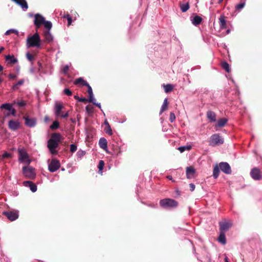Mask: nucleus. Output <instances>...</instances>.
Listing matches in <instances>:
<instances>
[{
  "instance_id": "nucleus-1",
  "label": "nucleus",
  "mask_w": 262,
  "mask_h": 262,
  "mask_svg": "<svg viewBox=\"0 0 262 262\" xmlns=\"http://www.w3.org/2000/svg\"><path fill=\"white\" fill-rule=\"evenodd\" d=\"M61 135L60 133H55L51 135V138L48 141L47 147L52 154H56V149L61 141Z\"/></svg>"
},
{
  "instance_id": "nucleus-2",
  "label": "nucleus",
  "mask_w": 262,
  "mask_h": 262,
  "mask_svg": "<svg viewBox=\"0 0 262 262\" xmlns=\"http://www.w3.org/2000/svg\"><path fill=\"white\" fill-rule=\"evenodd\" d=\"M27 45L28 47L41 48L40 38L37 32H36L32 36L28 37Z\"/></svg>"
},
{
  "instance_id": "nucleus-3",
  "label": "nucleus",
  "mask_w": 262,
  "mask_h": 262,
  "mask_svg": "<svg viewBox=\"0 0 262 262\" xmlns=\"http://www.w3.org/2000/svg\"><path fill=\"white\" fill-rule=\"evenodd\" d=\"M160 205L164 209H172L176 208L178 203L176 200L166 198L160 201Z\"/></svg>"
},
{
  "instance_id": "nucleus-4",
  "label": "nucleus",
  "mask_w": 262,
  "mask_h": 262,
  "mask_svg": "<svg viewBox=\"0 0 262 262\" xmlns=\"http://www.w3.org/2000/svg\"><path fill=\"white\" fill-rule=\"evenodd\" d=\"M18 161L20 163L30 164L31 161L26 149L24 148L18 149Z\"/></svg>"
},
{
  "instance_id": "nucleus-5",
  "label": "nucleus",
  "mask_w": 262,
  "mask_h": 262,
  "mask_svg": "<svg viewBox=\"0 0 262 262\" xmlns=\"http://www.w3.org/2000/svg\"><path fill=\"white\" fill-rule=\"evenodd\" d=\"M223 143L224 139L217 134L212 135L209 140V145L213 147L221 145Z\"/></svg>"
},
{
  "instance_id": "nucleus-6",
  "label": "nucleus",
  "mask_w": 262,
  "mask_h": 262,
  "mask_svg": "<svg viewBox=\"0 0 262 262\" xmlns=\"http://www.w3.org/2000/svg\"><path fill=\"white\" fill-rule=\"evenodd\" d=\"M22 172L25 177L30 179H34L36 176L34 168L30 166H24Z\"/></svg>"
},
{
  "instance_id": "nucleus-7",
  "label": "nucleus",
  "mask_w": 262,
  "mask_h": 262,
  "mask_svg": "<svg viewBox=\"0 0 262 262\" xmlns=\"http://www.w3.org/2000/svg\"><path fill=\"white\" fill-rule=\"evenodd\" d=\"M60 167V163L59 160L56 159L51 160L50 163L48 164V169L51 172H54L57 170Z\"/></svg>"
},
{
  "instance_id": "nucleus-8",
  "label": "nucleus",
  "mask_w": 262,
  "mask_h": 262,
  "mask_svg": "<svg viewBox=\"0 0 262 262\" xmlns=\"http://www.w3.org/2000/svg\"><path fill=\"white\" fill-rule=\"evenodd\" d=\"M1 109H5L8 110L9 112V113L7 115L8 116L10 114H11L13 116L15 117L16 115V110L13 108L12 104L10 103H5L2 104L0 106Z\"/></svg>"
},
{
  "instance_id": "nucleus-9",
  "label": "nucleus",
  "mask_w": 262,
  "mask_h": 262,
  "mask_svg": "<svg viewBox=\"0 0 262 262\" xmlns=\"http://www.w3.org/2000/svg\"><path fill=\"white\" fill-rule=\"evenodd\" d=\"M45 18L40 14H36L34 20V24L37 29H38L44 23Z\"/></svg>"
},
{
  "instance_id": "nucleus-10",
  "label": "nucleus",
  "mask_w": 262,
  "mask_h": 262,
  "mask_svg": "<svg viewBox=\"0 0 262 262\" xmlns=\"http://www.w3.org/2000/svg\"><path fill=\"white\" fill-rule=\"evenodd\" d=\"M3 214L11 221H15L18 217V213L17 211H4Z\"/></svg>"
},
{
  "instance_id": "nucleus-11",
  "label": "nucleus",
  "mask_w": 262,
  "mask_h": 262,
  "mask_svg": "<svg viewBox=\"0 0 262 262\" xmlns=\"http://www.w3.org/2000/svg\"><path fill=\"white\" fill-rule=\"evenodd\" d=\"M220 232L226 233L229 229V222L228 221H223L219 222Z\"/></svg>"
},
{
  "instance_id": "nucleus-12",
  "label": "nucleus",
  "mask_w": 262,
  "mask_h": 262,
  "mask_svg": "<svg viewBox=\"0 0 262 262\" xmlns=\"http://www.w3.org/2000/svg\"><path fill=\"white\" fill-rule=\"evenodd\" d=\"M250 175L251 177L255 180H259L261 178V176L260 173V170L256 167L253 168L251 169Z\"/></svg>"
},
{
  "instance_id": "nucleus-13",
  "label": "nucleus",
  "mask_w": 262,
  "mask_h": 262,
  "mask_svg": "<svg viewBox=\"0 0 262 262\" xmlns=\"http://www.w3.org/2000/svg\"><path fill=\"white\" fill-rule=\"evenodd\" d=\"M25 124L29 127H34L36 125V119L35 118H29L25 117Z\"/></svg>"
},
{
  "instance_id": "nucleus-14",
  "label": "nucleus",
  "mask_w": 262,
  "mask_h": 262,
  "mask_svg": "<svg viewBox=\"0 0 262 262\" xmlns=\"http://www.w3.org/2000/svg\"><path fill=\"white\" fill-rule=\"evenodd\" d=\"M43 41L46 43H50L53 40V36L50 31L46 30L43 33Z\"/></svg>"
},
{
  "instance_id": "nucleus-15",
  "label": "nucleus",
  "mask_w": 262,
  "mask_h": 262,
  "mask_svg": "<svg viewBox=\"0 0 262 262\" xmlns=\"http://www.w3.org/2000/svg\"><path fill=\"white\" fill-rule=\"evenodd\" d=\"M9 127L12 130H16L20 127V123L17 120H10L8 122Z\"/></svg>"
},
{
  "instance_id": "nucleus-16",
  "label": "nucleus",
  "mask_w": 262,
  "mask_h": 262,
  "mask_svg": "<svg viewBox=\"0 0 262 262\" xmlns=\"http://www.w3.org/2000/svg\"><path fill=\"white\" fill-rule=\"evenodd\" d=\"M220 170L226 174L229 173V164L227 162H222L218 165Z\"/></svg>"
},
{
  "instance_id": "nucleus-17",
  "label": "nucleus",
  "mask_w": 262,
  "mask_h": 262,
  "mask_svg": "<svg viewBox=\"0 0 262 262\" xmlns=\"http://www.w3.org/2000/svg\"><path fill=\"white\" fill-rule=\"evenodd\" d=\"M19 5L21 9L26 11L28 8V5L26 0H11Z\"/></svg>"
},
{
  "instance_id": "nucleus-18",
  "label": "nucleus",
  "mask_w": 262,
  "mask_h": 262,
  "mask_svg": "<svg viewBox=\"0 0 262 262\" xmlns=\"http://www.w3.org/2000/svg\"><path fill=\"white\" fill-rule=\"evenodd\" d=\"M23 184L25 186L29 187L32 192H35L37 191V186L32 181H24Z\"/></svg>"
},
{
  "instance_id": "nucleus-19",
  "label": "nucleus",
  "mask_w": 262,
  "mask_h": 262,
  "mask_svg": "<svg viewBox=\"0 0 262 262\" xmlns=\"http://www.w3.org/2000/svg\"><path fill=\"white\" fill-rule=\"evenodd\" d=\"M99 145L102 149L107 150V142L106 139L104 138H101L99 141Z\"/></svg>"
},
{
  "instance_id": "nucleus-20",
  "label": "nucleus",
  "mask_w": 262,
  "mask_h": 262,
  "mask_svg": "<svg viewBox=\"0 0 262 262\" xmlns=\"http://www.w3.org/2000/svg\"><path fill=\"white\" fill-rule=\"evenodd\" d=\"M191 23L193 25L196 26L201 23L202 21V18L199 15H196L192 18L191 19Z\"/></svg>"
},
{
  "instance_id": "nucleus-21",
  "label": "nucleus",
  "mask_w": 262,
  "mask_h": 262,
  "mask_svg": "<svg viewBox=\"0 0 262 262\" xmlns=\"http://www.w3.org/2000/svg\"><path fill=\"white\" fill-rule=\"evenodd\" d=\"M195 173V170L192 167H188L186 168V176L188 179H191L193 177Z\"/></svg>"
},
{
  "instance_id": "nucleus-22",
  "label": "nucleus",
  "mask_w": 262,
  "mask_h": 262,
  "mask_svg": "<svg viewBox=\"0 0 262 262\" xmlns=\"http://www.w3.org/2000/svg\"><path fill=\"white\" fill-rule=\"evenodd\" d=\"M218 242L223 245L226 244V238L225 237V233L220 232L219 236L217 238Z\"/></svg>"
},
{
  "instance_id": "nucleus-23",
  "label": "nucleus",
  "mask_w": 262,
  "mask_h": 262,
  "mask_svg": "<svg viewBox=\"0 0 262 262\" xmlns=\"http://www.w3.org/2000/svg\"><path fill=\"white\" fill-rule=\"evenodd\" d=\"M63 108V105L60 103H56L55 106L54 113L55 116H59L61 114V110Z\"/></svg>"
},
{
  "instance_id": "nucleus-24",
  "label": "nucleus",
  "mask_w": 262,
  "mask_h": 262,
  "mask_svg": "<svg viewBox=\"0 0 262 262\" xmlns=\"http://www.w3.org/2000/svg\"><path fill=\"white\" fill-rule=\"evenodd\" d=\"M6 60L8 63L11 64L17 63L18 61L17 58L14 56L10 55H8L6 56Z\"/></svg>"
},
{
  "instance_id": "nucleus-25",
  "label": "nucleus",
  "mask_w": 262,
  "mask_h": 262,
  "mask_svg": "<svg viewBox=\"0 0 262 262\" xmlns=\"http://www.w3.org/2000/svg\"><path fill=\"white\" fill-rule=\"evenodd\" d=\"M207 117L211 122L216 121V115L215 113L212 111H209L207 113Z\"/></svg>"
},
{
  "instance_id": "nucleus-26",
  "label": "nucleus",
  "mask_w": 262,
  "mask_h": 262,
  "mask_svg": "<svg viewBox=\"0 0 262 262\" xmlns=\"http://www.w3.org/2000/svg\"><path fill=\"white\" fill-rule=\"evenodd\" d=\"M228 120L227 119L225 118H222L219 119L216 124L215 125V128H219V127H222L224 126L226 122H227Z\"/></svg>"
},
{
  "instance_id": "nucleus-27",
  "label": "nucleus",
  "mask_w": 262,
  "mask_h": 262,
  "mask_svg": "<svg viewBox=\"0 0 262 262\" xmlns=\"http://www.w3.org/2000/svg\"><path fill=\"white\" fill-rule=\"evenodd\" d=\"M219 24L221 29H224L226 26V21L224 15H222L219 18Z\"/></svg>"
},
{
  "instance_id": "nucleus-28",
  "label": "nucleus",
  "mask_w": 262,
  "mask_h": 262,
  "mask_svg": "<svg viewBox=\"0 0 262 262\" xmlns=\"http://www.w3.org/2000/svg\"><path fill=\"white\" fill-rule=\"evenodd\" d=\"M220 168L217 164H216L213 168L212 176L214 179H217L219 176Z\"/></svg>"
},
{
  "instance_id": "nucleus-29",
  "label": "nucleus",
  "mask_w": 262,
  "mask_h": 262,
  "mask_svg": "<svg viewBox=\"0 0 262 262\" xmlns=\"http://www.w3.org/2000/svg\"><path fill=\"white\" fill-rule=\"evenodd\" d=\"M25 82V80L23 79H20L17 82L14 84L12 87V89L13 91L17 90L18 89V86L22 85Z\"/></svg>"
},
{
  "instance_id": "nucleus-30",
  "label": "nucleus",
  "mask_w": 262,
  "mask_h": 262,
  "mask_svg": "<svg viewBox=\"0 0 262 262\" xmlns=\"http://www.w3.org/2000/svg\"><path fill=\"white\" fill-rule=\"evenodd\" d=\"M163 86L166 93L170 92L173 89V86L171 84H163Z\"/></svg>"
},
{
  "instance_id": "nucleus-31",
  "label": "nucleus",
  "mask_w": 262,
  "mask_h": 262,
  "mask_svg": "<svg viewBox=\"0 0 262 262\" xmlns=\"http://www.w3.org/2000/svg\"><path fill=\"white\" fill-rule=\"evenodd\" d=\"M189 4L188 3H183L180 5L181 10L183 12H186L189 8Z\"/></svg>"
},
{
  "instance_id": "nucleus-32",
  "label": "nucleus",
  "mask_w": 262,
  "mask_h": 262,
  "mask_svg": "<svg viewBox=\"0 0 262 262\" xmlns=\"http://www.w3.org/2000/svg\"><path fill=\"white\" fill-rule=\"evenodd\" d=\"M88 83L86 81L84 80L82 77H79L75 80L74 83L75 85H77L78 84H81L83 86H85V83Z\"/></svg>"
},
{
  "instance_id": "nucleus-33",
  "label": "nucleus",
  "mask_w": 262,
  "mask_h": 262,
  "mask_svg": "<svg viewBox=\"0 0 262 262\" xmlns=\"http://www.w3.org/2000/svg\"><path fill=\"white\" fill-rule=\"evenodd\" d=\"M222 68L224 69L227 72H229V64L226 61H222L221 62Z\"/></svg>"
},
{
  "instance_id": "nucleus-34",
  "label": "nucleus",
  "mask_w": 262,
  "mask_h": 262,
  "mask_svg": "<svg viewBox=\"0 0 262 262\" xmlns=\"http://www.w3.org/2000/svg\"><path fill=\"white\" fill-rule=\"evenodd\" d=\"M168 102L167 98H165L164 100L163 104L161 108L160 114H161L164 111H165L167 108Z\"/></svg>"
},
{
  "instance_id": "nucleus-35",
  "label": "nucleus",
  "mask_w": 262,
  "mask_h": 262,
  "mask_svg": "<svg viewBox=\"0 0 262 262\" xmlns=\"http://www.w3.org/2000/svg\"><path fill=\"white\" fill-rule=\"evenodd\" d=\"M43 24L47 30L50 31L52 27V24L51 21L45 20Z\"/></svg>"
},
{
  "instance_id": "nucleus-36",
  "label": "nucleus",
  "mask_w": 262,
  "mask_h": 262,
  "mask_svg": "<svg viewBox=\"0 0 262 262\" xmlns=\"http://www.w3.org/2000/svg\"><path fill=\"white\" fill-rule=\"evenodd\" d=\"M191 148V145L181 146L178 148L181 152H183L185 150H189Z\"/></svg>"
},
{
  "instance_id": "nucleus-37",
  "label": "nucleus",
  "mask_w": 262,
  "mask_h": 262,
  "mask_svg": "<svg viewBox=\"0 0 262 262\" xmlns=\"http://www.w3.org/2000/svg\"><path fill=\"white\" fill-rule=\"evenodd\" d=\"M104 165V162L103 160H100L99 162V164L98 166V168L99 169V173L102 174V170L103 169Z\"/></svg>"
},
{
  "instance_id": "nucleus-38",
  "label": "nucleus",
  "mask_w": 262,
  "mask_h": 262,
  "mask_svg": "<svg viewBox=\"0 0 262 262\" xmlns=\"http://www.w3.org/2000/svg\"><path fill=\"white\" fill-rule=\"evenodd\" d=\"M59 124L57 121H55L50 125V127L51 129H56L59 128Z\"/></svg>"
},
{
  "instance_id": "nucleus-39",
  "label": "nucleus",
  "mask_w": 262,
  "mask_h": 262,
  "mask_svg": "<svg viewBox=\"0 0 262 262\" xmlns=\"http://www.w3.org/2000/svg\"><path fill=\"white\" fill-rule=\"evenodd\" d=\"M10 33H15L17 35H18V32L17 30H15V29H9L8 30H7L6 32H5V35H9Z\"/></svg>"
},
{
  "instance_id": "nucleus-40",
  "label": "nucleus",
  "mask_w": 262,
  "mask_h": 262,
  "mask_svg": "<svg viewBox=\"0 0 262 262\" xmlns=\"http://www.w3.org/2000/svg\"><path fill=\"white\" fill-rule=\"evenodd\" d=\"M85 154V151L82 150H79L76 154L77 157L79 159H81L82 157Z\"/></svg>"
},
{
  "instance_id": "nucleus-41",
  "label": "nucleus",
  "mask_w": 262,
  "mask_h": 262,
  "mask_svg": "<svg viewBox=\"0 0 262 262\" xmlns=\"http://www.w3.org/2000/svg\"><path fill=\"white\" fill-rule=\"evenodd\" d=\"M26 57L29 61L31 62V64H32V61L34 59L33 55L29 52H27L26 54Z\"/></svg>"
},
{
  "instance_id": "nucleus-42",
  "label": "nucleus",
  "mask_w": 262,
  "mask_h": 262,
  "mask_svg": "<svg viewBox=\"0 0 262 262\" xmlns=\"http://www.w3.org/2000/svg\"><path fill=\"white\" fill-rule=\"evenodd\" d=\"M74 98L77 100L79 102H87V99L85 97H79L77 95L74 96Z\"/></svg>"
},
{
  "instance_id": "nucleus-43",
  "label": "nucleus",
  "mask_w": 262,
  "mask_h": 262,
  "mask_svg": "<svg viewBox=\"0 0 262 262\" xmlns=\"http://www.w3.org/2000/svg\"><path fill=\"white\" fill-rule=\"evenodd\" d=\"M105 132L109 135H112L113 134L112 130L111 127V126H105L104 129Z\"/></svg>"
},
{
  "instance_id": "nucleus-44",
  "label": "nucleus",
  "mask_w": 262,
  "mask_h": 262,
  "mask_svg": "<svg viewBox=\"0 0 262 262\" xmlns=\"http://www.w3.org/2000/svg\"><path fill=\"white\" fill-rule=\"evenodd\" d=\"M95 101L96 99L94 98V94H89V98L87 99V101H89L93 103Z\"/></svg>"
},
{
  "instance_id": "nucleus-45",
  "label": "nucleus",
  "mask_w": 262,
  "mask_h": 262,
  "mask_svg": "<svg viewBox=\"0 0 262 262\" xmlns=\"http://www.w3.org/2000/svg\"><path fill=\"white\" fill-rule=\"evenodd\" d=\"M176 119V116L174 114L173 112L170 113V116H169V121L170 122L172 123Z\"/></svg>"
},
{
  "instance_id": "nucleus-46",
  "label": "nucleus",
  "mask_w": 262,
  "mask_h": 262,
  "mask_svg": "<svg viewBox=\"0 0 262 262\" xmlns=\"http://www.w3.org/2000/svg\"><path fill=\"white\" fill-rule=\"evenodd\" d=\"M77 149V146L74 144H72L70 145V151L71 152H74L76 151Z\"/></svg>"
},
{
  "instance_id": "nucleus-47",
  "label": "nucleus",
  "mask_w": 262,
  "mask_h": 262,
  "mask_svg": "<svg viewBox=\"0 0 262 262\" xmlns=\"http://www.w3.org/2000/svg\"><path fill=\"white\" fill-rule=\"evenodd\" d=\"M245 5V3L244 2V3H241L238 5H237L236 6H235V9L236 10H241L242 9H243L244 6Z\"/></svg>"
},
{
  "instance_id": "nucleus-48",
  "label": "nucleus",
  "mask_w": 262,
  "mask_h": 262,
  "mask_svg": "<svg viewBox=\"0 0 262 262\" xmlns=\"http://www.w3.org/2000/svg\"><path fill=\"white\" fill-rule=\"evenodd\" d=\"M63 93L65 95L67 96H71L72 95V91L68 88H66L64 89Z\"/></svg>"
},
{
  "instance_id": "nucleus-49",
  "label": "nucleus",
  "mask_w": 262,
  "mask_h": 262,
  "mask_svg": "<svg viewBox=\"0 0 262 262\" xmlns=\"http://www.w3.org/2000/svg\"><path fill=\"white\" fill-rule=\"evenodd\" d=\"M85 86L88 87V94H93L92 89L91 86L90 85V84L88 83H85Z\"/></svg>"
},
{
  "instance_id": "nucleus-50",
  "label": "nucleus",
  "mask_w": 262,
  "mask_h": 262,
  "mask_svg": "<svg viewBox=\"0 0 262 262\" xmlns=\"http://www.w3.org/2000/svg\"><path fill=\"white\" fill-rule=\"evenodd\" d=\"M16 103L18 106L20 107H23L26 105V103L24 100L17 101L16 102Z\"/></svg>"
},
{
  "instance_id": "nucleus-51",
  "label": "nucleus",
  "mask_w": 262,
  "mask_h": 262,
  "mask_svg": "<svg viewBox=\"0 0 262 262\" xmlns=\"http://www.w3.org/2000/svg\"><path fill=\"white\" fill-rule=\"evenodd\" d=\"M64 17L66 18L68 20V25H70L71 24L72 21V19L71 16L69 14H67L66 15L64 16Z\"/></svg>"
},
{
  "instance_id": "nucleus-52",
  "label": "nucleus",
  "mask_w": 262,
  "mask_h": 262,
  "mask_svg": "<svg viewBox=\"0 0 262 262\" xmlns=\"http://www.w3.org/2000/svg\"><path fill=\"white\" fill-rule=\"evenodd\" d=\"M69 70V66L68 65H65L62 69V72L64 74H67Z\"/></svg>"
},
{
  "instance_id": "nucleus-53",
  "label": "nucleus",
  "mask_w": 262,
  "mask_h": 262,
  "mask_svg": "<svg viewBox=\"0 0 262 262\" xmlns=\"http://www.w3.org/2000/svg\"><path fill=\"white\" fill-rule=\"evenodd\" d=\"M17 76L15 74H12V73H10L8 75V78L10 79H16L17 78Z\"/></svg>"
},
{
  "instance_id": "nucleus-54",
  "label": "nucleus",
  "mask_w": 262,
  "mask_h": 262,
  "mask_svg": "<svg viewBox=\"0 0 262 262\" xmlns=\"http://www.w3.org/2000/svg\"><path fill=\"white\" fill-rule=\"evenodd\" d=\"M11 157V154L7 151L5 152L3 155H2V158H8L9 157Z\"/></svg>"
},
{
  "instance_id": "nucleus-55",
  "label": "nucleus",
  "mask_w": 262,
  "mask_h": 262,
  "mask_svg": "<svg viewBox=\"0 0 262 262\" xmlns=\"http://www.w3.org/2000/svg\"><path fill=\"white\" fill-rule=\"evenodd\" d=\"M85 111L88 114H90L92 113V108L89 107L88 106L85 107Z\"/></svg>"
},
{
  "instance_id": "nucleus-56",
  "label": "nucleus",
  "mask_w": 262,
  "mask_h": 262,
  "mask_svg": "<svg viewBox=\"0 0 262 262\" xmlns=\"http://www.w3.org/2000/svg\"><path fill=\"white\" fill-rule=\"evenodd\" d=\"M189 188H190V190L191 191H194V189H195V185H194V184H193V183H190L189 184Z\"/></svg>"
},
{
  "instance_id": "nucleus-57",
  "label": "nucleus",
  "mask_w": 262,
  "mask_h": 262,
  "mask_svg": "<svg viewBox=\"0 0 262 262\" xmlns=\"http://www.w3.org/2000/svg\"><path fill=\"white\" fill-rule=\"evenodd\" d=\"M68 116H69L68 112H66V113H64L63 114H60V115L59 116H60L62 118H66L68 117Z\"/></svg>"
},
{
  "instance_id": "nucleus-58",
  "label": "nucleus",
  "mask_w": 262,
  "mask_h": 262,
  "mask_svg": "<svg viewBox=\"0 0 262 262\" xmlns=\"http://www.w3.org/2000/svg\"><path fill=\"white\" fill-rule=\"evenodd\" d=\"M30 73L34 74L35 73V68L33 67H31L30 69Z\"/></svg>"
},
{
  "instance_id": "nucleus-59",
  "label": "nucleus",
  "mask_w": 262,
  "mask_h": 262,
  "mask_svg": "<svg viewBox=\"0 0 262 262\" xmlns=\"http://www.w3.org/2000/svg\"><path fill=\"white\" fill-rule=\"evenodd\" d=\"M94 105H95L96 106H97L98 107H99L100 109L101 108V104L100 103H98V102H96V101H94L93 103Z\"/></svg>"
},
{
  "instance_id": "nucleus-60",
  "label": "nucleus",
  "mask_w": 262,
  "mask_h": 262,
  "mask_svg": "<svg viewBox=\"0 0 262 262\" xmlns=\"http://www.w3.org/2000/svg\"><path fill=\"white\" fill-rule=\"evenodd\" d=\"M166 178H167L168 180H171V181H172V182H174V180H173V178H172V176H171L168 175V176H167L166 177Z\"/></svg>"
},
{
  "instance_id": "nucleus-61",
  "label": "nucleus",
  "mask_w": 262,
  "mask_h": 262,
  "mask_svg": "<svg viewBox=\"0 0 262 262\" xmlns=\"http://www.w3.org/2000/svg\"><path fill=\"white\" fill-rule=\"evenodd\" d=\"M37 64H38V66L39 67L38 71H40V69L42 68V64H41V63L40 61H38L37 62Z\"/></svg>"
},
{
  "instance_id": "nucleus-62",
  "label": "nucleus",
  "mask_w": 262,
  "mask_h": 262,
  "mask_svg": "<svg viewBox=\"0 0 262 262\" xmlns=\"http://www.w3.org/2000/svg\"><path fill=\"white\" fill-rule=\"evenodd\" d=\"M234 94H235V95H239V91H238V89H236L235 90V91H234Z\"/></svg>"
},
{
  "instance_id": "nucleus-63",
  "label": "nucleus",
  "mask_w": 262,
  "mask_h": 262,
  "mask_svg": "<svg viewBox=\"0 0 262 262\" xmlns=\"http://www.w3.org/2000/svg\"><path fill=\"white\" fill-rule=\"evenodd\" d=\"M104 124L106 126H110L107 120H105L104 121Z\"/></svg>"
},
{
  "instance_id": "nucleus-64",
  "label": "nucleus",
  "mask_w": 262,
  "mask_h": 262,
  "mask_svg": "<svg viewBox=\"0 0 262 262\" xmlns=\"http://www.w3.org/2000/svg\"><path fill=\"white\" fill-rule=\"evenodd\" d=\"M225 262H229V259L227 256H225Z\"/></svg>"
}]
</instances>
